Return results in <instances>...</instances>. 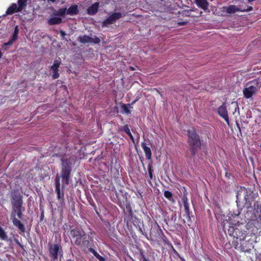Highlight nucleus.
I'll return each instance as SVG.
<instances>
[{
	"mask_svg": "<svg viewBox=\"0 0 261 261\" xmlns=\"http://www.w3.org/2000/svg\"><path fill=\"white\" fill-rule=\"evenodd\" d=\"M23 195L18 190H14L11 192V204L12 210L11 214V218L13 224L22 232H24L25 228L24 225L16 218L17 216L19 219L22 216V212L24 211L23 207Z\"/></svg>",
	"mask_w": 261,
	"mask_h": 261,
	"instance_id": "f257e3e1",
	"label": "nucleus"
},
{
	"mask_svg": "<svg viewBox=\"0 0 261 261\" xmlns=\"http://www.w3.org/2000/svg\"><path fill=\"white\" fill-rule=\"evenodd\" d=\"M70 231L69 233V238L71 242L75 246L80 247L83 250H86L89 247L93 246L94 240L92 234L94 232H90V235L87 237L85 231L81 228H73L69 225Z\"/></svg>",
	"mask_w": 261,
	"mask_h": 261,
	"instance_id": "f03ea898",
	"label": "nucleus"
},
{
	"mask_svg": "<svg viewBox=\"0 0 261 261\" xmlns=\"http://www.w3.org/2000/svg\"><path fill=\"white\" fill-rule=\"evenodd\" d=\"M188 144L192 157H194L198 150L201 148V141L200 136L194 128L187 130Z\"/></svg>",
	"mask_w": 261,
	"mask_h": 261,
	"instance_id": "7ed1b4c3",
	"label": "nucleus"
},
{
	"mask_svg": "<svg viewBox=\"0 0 261 261\" xmlns=\"http://www.w3.org/2000/svg\"><path fill=\"white\" fill-rule=\"evenodd\" d=\"M61 177L63 184L68 185L72 171V165L74 161L72 156L68 158H62Z\"/></svg>",
	"mask_w": 261,
	"mask_h": 261,
	"instance_id": "20e7f679",
	"label": "nucleus"
},
{
	"mask_svg": "<svg viewBox=\"0 0 261 261\" xmlns=\"http://www.w3.org/2000/svg\"><path fill=\"white\" fill-rule=\"evenodd\" d=\"M228 234L233 238L232 246L237 249L241 243L246 237V233L240 226H229L227 230Z\"/></svg>",
	"mask_w": 261,
	"mask_h": 261,
	"instance_id": "39448f33",
	"label": "nucleus"
},
{
	"mask_svg": "<svg viewBox=\"0 0 261 261\" xmlns=\"http://www.w3.org/2000/svg\"><path fill=\"white\" fill-rule=\"evenodd\" d=\"M48 253L51 261H57L58 257H63V251L61 244H48Z\"/></svg>",
	"mask_w": 261,
	"mask_h": 261,
	"instance_id": "423d86ee",
	"label": "nucleus"
},
{
	"mask_svg": "<svg viewBox=\"0 0 261 261\" xmlns=\"http://www.w3.org/2000/svg\"><path fill=\"white\" fill-rule=\"evenodd\" d=\"M55 182V191L57 195V198L62 207L65 204L64 193L63 190H61L60 178L58 174L56 176Z\"/></svg>",
	"mask_w": 261,
	"mask_h": 261,
	"instance_id": "0eeeda50",
	"label": "nucleus"
},
{
	"mask_svg": "<svg viewBox=\"0 0 261 261\" xmlns=\"http://www.w3.org/2000/svg\"><path fill=\"white\" fill-rule=\"evenodd\" d=\"M226 13L228 14L234 13L236 12H249L253 10L251 6H247L244 7L243 5L240 6V8H237L234 5H230L228 7L224 8Z\"/></svg>",
	"mask_w": 261,
	"mask_h": 261,
	"instance_id": "6e6552de",
	"label": "nucleus"
},
{
	"mask_svg": "<svg viewBox=\"0 0 261 261\" xmlns=\"http://www.w3.org/2000/svg\"><path fill=\"white\" fill-rule=\"evenodd\" d=\"M78 41L83 44L87 43L98 44L100 42V40L98 37L95 36L94 38H92L86 35L80 36L78 37Z\"/></svg>",
	"mask_w": 261,
	"mask_h": 261,
	"instance_id": "1a4fd4ad",
	"label": "nucleus"
},
{
	"mask_svg": "<svg viewBox=\"0 0 261 261\" xmlns=\"http://www.w3.org/2000/svg\"><path fill=\"white\" fill-rule=\"evenodd\" d=\"M217 111L219 116L224 119L227 124H229V117L225 102H223L222 105L218 108Z\"/></svg>",
	"mask_w": 261,
	"mask_h": 261,
	"instance_id": "9d476101",
	"label": "nucleus"
},
{
	"mask_svg": "<svg viewBox=\"0 0 261 261\" xmlns=\"http://www.w3.org/2000/svg\"><path fill=\"white\" fill-rule=\"evenodd\" d=\"M256 92V87L252 86L245 88L243 90L244 96L247 99L251 98Z\"/></svg>",
	"mask_w": 261,
	"mask_h": 261,
	"instance_id": "9b49d317",
	"label": "nucleus"
},
{
	"mask_svg": "<svg viewBox=\"0 0 261 261\" xmlns=\"http://www.w3.org/2000/svg\"><path fill=\"white\" fill-rule=\"evenodd\" d=\"M181 200L184 204L185 213L188 218L191 219V212H190L189 203L188 202V198L187 197V193L186 192L183 193L182 196L181 197Z\"/></svg>",
	"mask_w": 261,
	"mask_h": 261,
	"instance_id": "f8f14e48",
	"label": "nucleus"
},
{
	"mask_svg": "<svg viewBox=\"0 0 261 261\" xmlns=\"http://www.w3.org/2000/svg\"><path fill=\"white\" fill-rule=\"evenodd\" d=\"M61 64V62L58 60H55L53 65L51 66L50 68L53 71V78L54 79H58L60 74L59 73V67Z\"/></svg>",
	"mask_w": 261,
	"mask_h": 261,
	"instance_id": "ddd939ff",
	"label": "nucleus"
},
{
	"mask_svg": "<svg viewBox=\"0 0 261 261\" xmlns=\"http://www.w3.org/2000/svg\"><path fill=\"white\" fill-rule=\"evenodd\" d=\"M66 14L70 16H75L79 13L78 6L72 5L68 9H66Z\"/></svg>",
	"mask_w": 261,
	"mask_h": 261,
	"instance_id": "4468645a",
	"label": "nucleus"
},
{
	"mask_svg": "<svg viewBox=\"0 0 261 261\" xmlns=\"http://www.w3.org/2000/svg\"><path fill=\"white\" fill-rule=\"evenodd\" d=\"M99 3L96 2L87 9V13L90 15H94L98 12Z\"/></svg>",
	"mask_w": 261,
	"mask_h": 261,
	"instance_id": "2eb2a0df",
	"label": "nucleus"
},
{
	"mask_svg": "<svg viewBox=\"0 0 261 261\" xmlns=\"http://www.w3.org/2000/svg\"><path fill=\"white\" fill-rule=\"evenodd\" d=\"M141 147L145 152L146 158L147 160H150L151 159L152 153L150 147L147 146V144L145 142H142L141 143Z\"/></svg>",
	"mask_w": 261,
	"mask_h": 261,
	"instance_id": "dca6fc26",
	"label": "nucleus"
},
{
	"mask_svg": "<svg viewBox=\"0 0 261 261\" xmlns=\"http://www.w3.org/2000/svg\"><path fill=\"white\" fill-rule=\"evenodd\" d=\"M247 189L243 187H240V190L237 191L236 197H237V201L238 200H240L241 199L242 196L245 199H247L246 196H247Z\"/></svg>",
	"mask_w": 261,
	"mask_h": 261,
	"instance_id": "f3484780",
	"label": "nucleus"
},
{
	"mask_svg": "<svg viewBox=\"0 0 261 261\" xmlns=\"http://www.w3.org/2000/svg\"><path fill=\"white\" fill-rule=\"evenodd\" d=\"M17 12H20V11L18 9L16 4L13 3L7 10L6 15H12Z\"/></svg>",
	"mask_w": 261,
	"mask_h": 261,
	"instance_id": "a211bd4d",
	"label": "nucleus"
},
{
	"mask_svg": "<svg viewBox=\"0 0 261 261\" xmlns=\"http://www.w3.org/2000/svg\"><path fill=\"white\" fill-rule=\"evenodd\" d=\"M196 5L204 11L208 9V3L207 0H195Z\"/></svg>",
	"mask_w": 261,
	"mask_h": 261,
	"instance_id": "6ab92c4d",
	"label": "nucleus"
},
{
	"mask_svg": "<svg viewBox=\"0 0 261 261\" xmlns=\"http://www.w3.org/2000/svg\"><path fill=\"white\" fill-rule=\"evenodd\" d=\"M47 22L51 25L60 24L62 22V19L59 17H52L48 20Z\"/></svg>",
	"mask_w": 261,
	"mask_h": 261,
	"instance_id": "aec40b11",
	"label": "nucleus"
},
{
	"mask_svg": "<svg viewBox=\"0 0 261 261\" xmlns=\"http://www.w3.org/2000/svg\"><path fill=\"white\" fill-rule=\"evenodd\" d=\"M28 0H18L17 4L18 6L17 8L21 12L27 6V2Z\"/></svg>",
	"mask_w": 261,
	"mask_h": 261,
	"instance_id": "412c9836",
	"label": "nucleus"
},
{
	"mask_svg": "<svg viewBox=\"0 0 261 261\" xmlns=\"http://www.w3.org/2000/svg\"><path fill=\"white\" fill-rule=\"evenodd\" d=\"M250 83L253 84V85L251 86L256 87V91H257L258 89L261 87V76L254 79V80L250 82Z\"/></svg>",
	"mask_w": 261,
	"mask_h": 261,
	"instance_id": "4be33fe9",
	"label": "nucleus"
},
{
	"mask_svg": "<svg viewBox=\"0 0 261 261\" xmlns=\"http://www.w3.org/2000/svg\"><path fill=\"white\" fill-rule=\"evenodd\" d=\"M122 14L120 12H114L112 13L109 17L114 23L116 20H118L122 17Z\"/></svg>",
	"mask_w": 261,
	"mask_h": 261,
	"instance_id": "5701e85b",
	"label": "nucleus"
},
{
	"mask_svg": "<svg viewBox=\"0 0 261 261\" xmlns=\"http://www.w3.org/2000/svg\"><path fill=\"white\" fill-rule=\"evenodd\" d=\"M18 33H19L18 26V25H16L15 27V28H14V30L13 34L12 36H11V37L10 39L11 40H12L14 42L18 38Z\"/></svg>",
	"mask_w": 261,
	"mask_h": 261,
	"instance_id": "b1692460",
	"label": "nucleus"
},
{
	"mask_svg": "<svg viewBox=\"0 0 261 261\" xmlns=\"http://www.w3.org/2000/svg\"><path fill=\"white\" fill-rule=\"evenodd\" d=\"M0 239L3 241H8V236L4 229L0 225Z\"/></svg>",
	"mask_w": 261,
	"mask_h": 261,
	"instance_id": "393cba45",
	"label": "nucleus"
},
{
	"mask_svg": "<svg viewBox=\"0 0 261 261\" xmlns=\"http://www.w3.org/2000/svg\"><path fill=\"white\" fill-rule=\"evenodd\" d=\"M138 259L140 261H149V259L144 254L142 249L139 250Z\"/></svg>",
	"mask_w": 261,
	"mask_h": 261,
	"instance_id": "a878e982",
	"label": "nucleus"
},
{
	"mask_svg": "<svg viewBox=\"0 0 261 261\" xmlns=\"http://www.w3.org/2000/svg\"><path fill=\"white\" fill-rule=\"evenodd\" d=\"M164 195L166 198H167L169 201H172V202H174L175 200L173 198V194L169 191H165L164 193Z\"/></svg>",
	"mask_w": 261,
	"mask_h": 261,
	"instance_id": "bb28decb",
	"label": "nucleus"
},
{
	"mask_svg": "<svg viewBox=\"0 0 261 261\" xmlns=\"http://www.w3.org/2000/svg\"><path fill=\"white\" fill-rule=\"evenodd\" d=\"M66 8H61L58 10L55 13L57 16H64L66 14Z\"/></svg>",
	"mask_w": 261,
	"mask_h": 261,
	"instance_id": "cd10ccee",
	"label": "nucleus"
},
{
	"mask_svg": "<svg viewBox=\"0 0 261 261\" xmlns=\"http://www.w3.org/2000/svg\"><path fill=\"white\" fill-rule=\"evenodd\" d=\"M152 161L151 160L148 165V174L150 179H152L153 178V170L152 169Z\"/></svg>",
	"mask_w": 261,
	"mask_h": 261,
	"instance_id": "c85d7f7f",
	"label": "nucleus"
},
{
	"mask_svg": "<svg viewBox=\"0 0 261 261\" xmlns=\"http://www.w3.org/2000/svg\"><path fill=\"white\" fill-rule=\"evenodd\" d=\"M118 131L120 132H125L127 135L128 133H130V130L129 129V125L128 124L124 125L121 127L119 128Z\"/></svg>",
	"mask_w": 261,
	"mask_h": 261,
	"instance_id": "c756f323",
	"label": "nucleus"
},
{
	"mask_svg": "<svg viewBox=\"0 0 261 261\" xmlns=\"http://www.w3.org/2000/svg\"><path fill=\"white\" fill-rule=\"evenodd\" d=\"M126 204H125V208L126 210L128 211L129 214L132 216L133 215V211L132 208L130 203V202L128 200L127 198H126L125 199Z\"/></svg>",
	"mask_w": 261,
	"mask_h": 261,
	"instance_id": "7c9ffc66",
	"label": "nucleus"
},
{
	"mask_svg": "<svg viewBox=\"0 0 261 261\" xmlns=\"http://www.w3.org/2000/svg\"><path fill=\"white\" fill-rule=\"evenodd\" d=\"M113 23H114V22L112 21L110 17H108L102 22L101 26L102 27H105Z\"/></svg>",
	"mask_w": 261,
	"mask_h": 261,
	"instance_id": "2f4dec72",
	"label": "nucleus"
},
{
	"mask_svg": "<svg viewBox=\"0 0 261 261\" xmlns=\"http://www.w3.org/2000/svg\"><path fill=\"white\" fill-rule=\"evenodd\" d=\"M113 23H114V22L112 21L110 17H108L102 22L101 26L102 27H105Z\"/></svg>",
	"mask_w": 261,
	"mask_h": 261,
	"instance_id": "473e14b6",
	"label": "nucleus"
},
{
	"mask_svg": "<svg viewBox=\"0 0 261 261\" xmlns=\"http://www.w3.org/2000/svg\"><path fill=\"white\" fill-rule=\"evenodd\" d=\"M13 43L14 41H13L12 40L10 39L8 42L4 43L3 44V47L4 49V50H6L8 49L10 46L13 44Z\"/></svg>",
	"mask_w": 261,
	"mask_h": 261,
	"instance_id": "72a5a7b5",
	"label": "nucleus"
},
{
	"mask_svg": "<svg viewBox=\"0 0 261 261\" xmlns=\"http://www.w3.org/2000/svg\"><path fill=\"white\" fill-rule=\"evenodd\" d=\"M191 10H183L181 12H179V14H181L182 16L189 17L190 15Z\"/></svg>",
	"mask_w": 261,
	"mask_h": 261,
	"instance_id": "f704fd0d",
	"label": "nucleus"
},
{
	"mask_svg": "<svg viewBox=\"0 0 261 261\" xmlns=\"http://www.w3.org/2000/svg\"><path fill=\"white\" fill-rule=\"evenodd\" d=\"M92 246L89 247L88 248H87L89 252L92 253L93 255L96 257L99 254L92 247Z\"/></svg>",
	"mask_w": 261,
	"mask_h": 261,
	"instance_id": "c9c22d12",
	"label": "nucleus"
},
{
	"mask_svg": "<svg viewBox=\"0 0 261 261\" xmlns=\"http://www.w3.org/2000/svg\"><path fill=\"white\" fill-rule=\"evenodd\" d=\"M121 107L126 113L130 114V111L129 110L128 108L126 105L123 104Z\"/></svg>",
	"mask_w": 261,
	"mask_h": 261,
	"instance_id": "e433bc0d",
	"label": "nucleus"
},
{
	"mask_svg": "<svg viewBox=\"0 0 261 261\" xmlns=\"http://www.w3.org/2000/svg\"><path fill=\"white\" fill-rule=\"evenodd\" d=\"M188 22V21L187 20H186L185 21H182L181 19H178L177 23L178 25H184L187 24Z\"/></svg>",
	"mask_w": 261,
	"mask_h": 261,
	"instance_id": "4c0bfd02",
	"label": "nucleus"
},
{
	"mask_svg": "<svg viewBox=\"0 0 261 261\" xmlns=\"http://www.w3.org/2000/svg\"><path fill=\"white\" fill-rule=\"evenodd\" d=\"M96 258H97L99 260V261H106L105 258H104L103 256L100 255L99 254H98L96 257Z\"/></svg>",
	"mask_w": 261,
	"mask_h": 261,
	"instance_id": "58836bf2",
	"label": "nucleus"
},
{
	"mask_svg": "<svg viewBox=\"0 0 261 261\" xmlns=\"http://www.w3.org/2000/svg\"><path fill=\"white\" fill-rule=\"evenodd\" d=\"M118 204L122 209V210L124 212V206L120 201H119V200L118 201Z\"/></svg>",
	"mask_w": 261,
	"mask_h": 261,
	"instance_id": "ea45409f",
	"label": "nucleus"
},
{
	"mask_svg": "<svg viewBox=\"0 0 261 261\" xmlns=\"http://www.w3.org/2000/svg\"><path fill=\"white\" fill-rule=\"evenodd\" d=\"M16 243L22 249H24L23 245H22L17 239L15 240Z\"/></svg>",
	"mask_w": 261,
	"mask_h": 261,
	"instance_id": "a19ab883",
	"label": "nucleus"
},
{
	"mask_svg": "<svg viewBox=\"0 0 261 261\" xmlns=\"http://www.w3.org/2000/svg\"><path fill=\"white\" fill-rule=\"evenodd\" d=\"M60 35H61V36H62V37H63V38H64V37L66 36V34L65 32L64 31H63V30H61V31H60Z\"/></svg>",
	"mask_w": 261,
	"mask_h": 261,
	"instance_id": "79ce46f5",
	"label": "nucleus"
},
{
	"mask_svg": "<svg viewBox=\"0 0 261 261\" xmlns=\"http://www.w3.org/2000/svg\"><path fill=\"white\" fill-rule=\"evenodd\" d=\"M44 217V211H42L40 216V221H42Z\"/></svg>",
	"mask_w": 261,
	"mask_h": 261,
	"instance_id": "37998d69",
	"label": "nucleus"
},
{
	"mask_svg": "<svg viewBox=\"0 0 261 261\" xmlns=\"http://www.w3.org/2000/svg\"><path fill=\"white\" fill-rule=\"evenodd\" d=\"M127 135L129 137L130 139L134 142V138L133 136L132 135L131 132L129 133H128Z\"/></svg>",
	"mask_w": 261,
	"mask_h": 261,
	"instance_id": "c03bdc74",
	"label": "nucleus"
},
{
	"mask_svg": "<svg viewBox=\"0 0 261 261\" xmlns=\"http://www.w3.org/2000/svg\"><path fill=\"white\" fill-rule=\"evenodd\" d=\"M231 105H233L235 107V108L236 109L237 107H238V103L237 102L233 101L231 102Z\"/></svg>",
	"mask_w": 261,
	"mask_h": 261,
	"instance_id": "a18cd8bd",
	"label": "nucleus"
},
{
	"mask_svg": "<svg viewBox=\"0 0 261 261\" xmlns=\"http://www.w3.org/2000/svg\"><path fill=\"white\" fill-rule=\"evenodd\" d=\"M138 99H139L138 98L135 99L134 100H133L131 104H128V105H134L138 100Z\"/></svg>",
	"mask_w": 261,
	"mask_h": 261,
	"instance_id": "49530a36",
	"label": "nucleus"
},
{
	"mask_svg": "<svg viewBox=\"0 0 261 261\" xmlns=\"http://www.w3.org/2000/svg\"><path fill=\"white\" fill-rule=\"evenodd\" d=\"M255 218L259 219L261 221V210L260 211V214L258 215V216H255Z\"/></svg>",
	"mask_w": 261,
	"mask_h": 261,
	"instance_id": "de8ad7c7",
	"label": "nucleus"
},
{
	"mask_svg": "<svg viewBox=\"0 0 261 261\" xmlns=\"http://www.w3.org/2000/svg\"><path fill=\"white\" fill-rule=\"evenodd\" d=\"M139 231H140V232L142 234H144V232H143V230H142V228H141L140 227H139Z\"/></svg>",
	"mask_w": 261,
	"mask_h": 261,
	"instance_id": "09e8293b",
	"label": "nucleus"
},
{
	"mask_svg": "<svg viewBox=\"0 0 261 261\" xmlns=\"http://www.w3.org/2000/svg\"><path fill=\"white\" fill-rule=\"evenodd\" d=\"M237 127L239 128L240 132H241V127L240 124L238 123H237Z\"/></svg>",
	"mask_w": 261,
	"mask_h": 261,
	"instance_id": "8fccbe9b",
	"label": "nucleus"
},
{
	"mask_svg": "<svg viewBox=\"0 0 261 261\" xmlns=\"http://www.w3.org/2000/svg\"><path fill=\"white\" fill-rule=\"evenodd\" d=\"M48 2H51L52 3H54L56 2V0H47Z\"/></svg>",
	"mask_w": 261,
	"mask_h": 261,
	"instance_id": "3c124183",
	"label": "nucleus"
},
{
	"mask_svg": "<svg viewBox=\"0 0 261 261\" xmlns=\"http://www.w3.org/2000/svg\"><path fill=\"white\" fill-rule=\"evenodd\" d=\"M2 56H3V54H2V51L0 50V59L2 58Z\"/></svg>",
	"mask_w": 261,
	"mask_h": 261,
	"instance_id": "603ef678",
	"label": "nucleus"
},
{
	"mask_svg": "<svg viewBox=\"0 0 261 261\" xmlns=\"http://www.w3.org/2000/svg\"><path fill=\"white\" fill-rule=\"evenodd\" d=\"M158 92L162 96V95H161V93L158 90Z\"/></svg>",
	"mask_w": 261,
	"mask_h": 261,
	"instance_id": "864d4df0",
	"label": "nucleus"
},
{
	"mask_svg": "<svg viewBox=\"0 0 261 261\" xmlns=\"http://www.w3.org/2000/svg\"><path fill=\"white\" fill-rule=\"evenodd\" d=\"M64 188V185L62 186V189Z\"/></svg>",
	"mask_w": 261,
	"mask_h": 261,
	"instance_id": "5fc2aeb1",
	"label": "nucleus"
},
{
	"mask_svg": "<svg viewBox=\"0 0 261 261\" xmlns=\"http://www.w3.org/2000/svg\"><path fill=\"white\" fill-rule=\"evenodd\" d=\"M260 147H261V143H260Z\"/></svg>",
	"mask_w": 261,
	"mask_h": 261,
	"instance_id": "6e6d98bb",
	"label": "nucleus"
},
{
	"mask_svg": "<svg viewBox=\"0 0 261 261\" xmlns=\"http://www.w3.org/2000/svg\"><path fill=\"white\" fill-rule=\"evenodd\" d=\"M133 261H136L135 260L133 259Z\"/></svg>",
	"mask_w": 261,
	"mask_h": 261,
	"instance_id": "4d7b16f0",
	"label": "nucleus"
},
{
	"mask_svg": "<svg viewBox=\"0 0 261 261\" xmlns=\"http://www.w3.org/2000/svg\"><path fill=\"white\" fill-rule=\"evenodd\" d=\"M261 148V147H260Z\"/></svg>",
	"mask_w": 261,
	"mask_h": 261,
	"instance_id": "13d9d810",
	"label": "nucleus"
}]
</instances>
